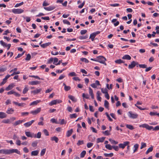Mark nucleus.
I'll return each instance as SVG.
<instances>
[{"label": "nucleus", "mask_w": 159, "mask_h": 159, "mask_svg": "<svg viewBox=\"0 0 159 159\" xmlns=\"http://www.w3.org/2000/svg\"><path fill=\"white\" fill-rule=\"evenodd\" d=\"M16 153L19 155H20V152L16 149H2L0 150V153L5 154H10Z\"/></svg>", "instance_id": "nucleus-1"}, {"label": "nucleus", "mask_w": 159, "mask_h": 159, "mask_svg": "<svg viewBox=\"0 0 159 159\" xmlns=\"http://www.w3.org/2000/svg\"><path fill=\"white\" fill-rule=\"evenodd\" d=\"M139 126L140 127L145 128L149 130L152 129H153V130L155 131L159 130V125H157L153 128L152 126H150L147 124H144L139 125Z\"/></svg>", "instance_id": "nucleus-2"}, {"label": "nucleus", "mask_w": 159, "mask_h": 159, "mask_svg": "<svg viewBox=\"0 0 159 159\" xmlns=\"http://www.w3.org/2000/svg\"><path fill=\"white\" fill-rule=\"evenodd\" d=\"M98 59H97V62H99V63L104 64L106 65V63L105 62V61L106 60V58L102 56H100L97 57Z\"/></svg>", "instance_id": "nucleus-3"}, {"label": "nucleus", "mask_w": 159, "mask_h": 159, "mask_svg": "<svg viewBox=\"0 0 159 159\" xmlns=\"http://www.w3.org/2000/svg\"><path fill=\"white\" fill-rule=\"evenodd\" d=\"M128 116L129 118L132 119H136L138 116V115L137 113H133L131 111L128 112Z\"/></svg>", "instance_id": "nucleus-4"}, {"label": "nucleus", "mask_w": 159, "mask_h": 159, "mask_svg": "<svg viewBox=\"0 0 159 159\" xmlns=\"http://www.w3.org/2000/svg\"><path fill=\"white\" fill-rule=\"evenodd\" d=\"M24 10L21 9H14L12 12L14 14H20L23 12Z\"/></svg>", "instance_id": "nucleus-5"}, {"label": "nucleus", "mask_w": 159, "mask_h": 159, "mask_svg": "<svg viewBox=\"0 0 159 159\" xmlns=\"http://www.w3.org/2000/svg\"><path fill=\"white\" fill-rule=\"evenodd\" d=\"M136 65H137V67H138V63L133 61L131 62L130 64L129 65L128 68L129 69H133Z\"/></svg>", "instance_id": "nucleus-6"}, {"label": "nucleus", "mask_w": 159, "mask_h": 159, "mask_svg": "<svg viewBox=\"0 0 159 159\" xmlns=\"http://www.w3.org/2000/svg\"><path fill=\"white\" fill-rule=\"evenodd\" d=\"M129 143V141H126L124 142V143H120L119 144V146L120 148L124 149L125 147L128 145Z\"/></svg>", "instance_id": "nucleus-7"}, {"label": "nucleus", "mask_w": 159, "mask_h": 159, "mask_svg": "<svg viewBox=\"0 0 159 159\" xmlns=\"http://www.w3.org/2000/svg\"><path fill=\"white\" fill-rule=\"evenodd\" d=\"M41 110V108H38L35 110L31 111L30 113L32 114L33 115H36L39 113L40 111Z\"/></svg>", "instance_id": "nucleus-8"}, {"label": "nucleus", "mask_w": 159, "mask_h": 159, "mask_svg": "<svg viewBox=\"0 0 159 159\" xmlns=\"http://www.w3.org/2000/svg\"><path fill=\"white\" fill-rule=\"evenodd\" d=\"M100 84L98 80H96L95 83L92 84H91L90 86L93 88H95L97 87L98 85H100Z\"/></svg>", "instance_id": "nucleus-9"}, {"label": "nucleus", "mask_w": 159, "mask_h": 159, "mask_svg": "<svg viewBox=\"0 0 159 159\" xmlns=\"http://www.w3.org/2000/svg\"><path fill=\"white\" fill-rule=\"evenodd\" d=\"M25 134L28 137L33 138L35 137V134L34 133H31L30 132H25Z\"/></svg>", "instance_id": "nucleus-10"}, {"label": "nucleus", "mask_w": 159, "mask_h": 159, "mask_svg": "<svg viewBox=\"0 0 159 159\" xmlns=\"http://www.w3.org/2000/svg\"><path fill=\"white\" fill-rule=\"evenodd\" d=\"M41 90L42 89L41 88L36 89V90L31 91V93H33L34 95H35L39 93Z\"/></svg>", "instance_id": "nucleus-11"}, {"label": "nucleus", "mask_w": 159, "mask_h": 159, "mask_svg": "<svg viewBox=\"0 0 159 159\" xmlns=\"http://www.w3.org/2000/svg\"><path fill=\"white\" fill-rule=\"evenodd\" d=\"M56 8L54 6H50L48 7H44V9L47 11H50L53 10Z\"/></svg>", "instance_id": "nucleus-12"}, {"label": "nucleus", "mask_w": 159, "mask_h": 159, "mask_svg": "<svg viewBox=\"0 0 159 159\" xmlns=\"http://www.w3.org/2000/svg\"><path fill=\"white\" fill-rule=\"evenodd\" d=\"M34 120H32L31 121H29L28 122L25 123L24 124V125L26 127H28L32 125V124L34 122Z\"/></svg>", "instance_id": "nucleus-13"}, {"label": "nucleus", "mask_w": 159, "mask_h": 159, "mask_svg": "<svg viewBox=\"0 0 159 159\" xmlns=\"http://www.w3.org/2000/svg\"><path fill=\"white\" fill-rule=\"evenodd\" d=\"M41 82L38 81H33L29 82V84L31 85H36L40 84Z\"/></svg>", "instance_id": "nucleus-14"}, {"label": "nucleus", "mask_w": 159, "mask_h": 159, "mask_svg": "<svg viewBox=\"0 0 159 159\" xmlns=\"http://www.w3.org/2000/svg\"><path fill=\"white\" fill-rule=\"evenodd\" d=\"M14 111V110L12 108H9L6 111V113L8 114H12Z\"/></svg>", "instance_id": "nucleus-15"}, {"label": "nucleus", "mask_w": 159, "mask_h": 159, "mask_svg": "<svg viewBox=\"0 0 159 159\" xmlns=\"http://www.w3.org/2000/svg\"><path fill=\"white\" fill-rule=\"evenodd\" d=\"M97 95V100L99 101H101V98L100 96L101 95V93L99 91H98L96 93Z\"/></svg>", "instance_id": "nucleus-16"}, {"label": "nucleus", "mask_w": 159, "mask_h": 159, "mask_svg": "<svg viewBox=\"0 0 159 159\" xmlns=\"http://www.w3.org/2000/svg\"><path fill=\"white\" fill-rule=\"evenodd\" d=\"M14 87V85L13 84H11L6 88V90L7 91L11 90Z\"/></svg>", "instance_id": "nucleus-17"}, {"label": "nucleus", "mask_w": 159, "mask_h": 159, "mask_svg": "<svg viewBox=\"0 0 159 159\" xmlns=\"http://www.w3.org/2000/svg\"><path fill=\"white\" fill-rule=\"evenodd\" d=\"M51 44V42H48L45 43L41 45V46L43 48H45L47 47L48 46L50 45Z\"/></svg>", "instance_id": "nucleus-18"}, {"label": "nucleus", "mask_w": 159, "mask_h": 159, "mask_svg": "<svg viewBox=\"0 0 159 159\" xmlns=\"http://www.w3.org/2000/svg\"><path fill=\"white\" fill-rule=\"evenodd\" d=\"M122 59H123L130 60L131 59V57L128 55H125L122 57Z\"/></svg>", "instance_id": "nucleus-19"}, {"label": "nucleus", "mask_w": 159, "mask_h": 159, "mask_svg": "<svg viewBox=\"0 0 159 159\" xmlns=\"http://www.w3.org/2000/svg\"><path fill=\"white\" fill-rule=\"evenodd\" d=\"M7 116V115L4 112H0V118L3 119L6 118Z\"/></svg>", "instance_id": "nucleus-20"}, {"label": "nucleus", "mask_w": 159, "mask_h": 159, "mask_svg": "<svg viewBox=\"0 0 159 159\" xmlns=\"http://www.w3.org/2000/svg\"><path fill=\"white\" fill-rule=\"evenodd\" d=\"M51 140L52 141H54L56 143H57L58 142L59 139L57 137L54 136L51 138Z\"/></svg>", "instance_id": "nucleus-21"}, {"label": "nucleus", "mask_w": 159, "mask_h": 159, "mask_svg": "<svg viewBox=\"0 0 159 159\" xmlns=\"http://www.w3.org/2000/svg\"><path fill=\"white\" fill-rule=\"evenodd\" d=\"M39 151L38 150H35L32 151L31 152V155L33 156H37L39 153Z\"/></svg>", "instance_id": "nucleus-22"}, {"label": "nucleus", "mask_w": 159, "mask_h": 159, "mask_svg": "<svg viewBox=\"0 0 159 159\" xmlns=\"http://www.w3.org/2000/svg\"><path fill=\"white\" fill-rule=\"evenodd\" d=\"M105 137H102L101 138H98L97 139V142L99 143V142H102L104 141Z\"/></svg>", "instance_id": "nucleus-23"}, {"label": "nucleus", "mask_w": 159, "mask_h": 159, "mask_svg": "<svg viewBox=\"0 0 159 159\" xmlns=\"http://www.w3.org/2000/svg\"><path fill=\"white\" fill-rule=\"evenodd\" d=\"M41 102L40 100H36L32 102L30 104V106L34 105H37L38 103H39Z\"/></svg>", "instance_id": "nucleus-24"}, {"label": "nucleus", "mask_w": 159, "mask_h": 159, "mask_svg": "<svg viewBox=\"0 0 159 159\" xmlns=\"http://www.w3.org/2000/svg\"><path fill=\"white\" fill-rule=\"evenodd\" d=\"M73 131L72 129H71L70 130H68L67 132L66 136L67 137H69L72 134Z\"/></svg>", "instance_id": "nucleus-25"}, {"label": "nucleus", "mask_w": 159, "mask_h": 159, "mask_svg": "<svg viewBox=\"0 0 159 159\" xmlns=\"http://www.w3.org/2000/svg\"><path fill=\"white\" fill-rule=\"evenodd\" d=\"M7 69V68L4 67L3 66L0 67V73L4 72Z\"/></svg>", "instance_id": "nucleus-26"}, {"label": "nucleus", "mask_w": 159, "mask_h": 159, "mask_svg": "<svg viewBox=\"0 0 159 159\" xmlns=\"http://www.w3.org/2000/svg\"><path fill=\"white\" fill-rule=\"evenodd\" d=\"M139 147V145L138 144H136L134 145V150L133 152L134 153L136 152L137 150L138 149Z\"/></svg>", "instance_id": "nucleus-27"}, {"label": "nucleus", "mask_w": 159, "mask_h": 159, "mask_svg": "<svg viewBox=\"0 0 159 159\" xmlns=\"http://www.w3.org/2000/svg\"><path fill=\"white\" fill-rule=\"evenodd\" d=\"M104 155L105 157H111L113 156L114 154L113 153H111L109 154L105 153L104 154Z\"/></svg>", "instance_id": "nucleus-28"}, {"label": "nucleus", "mask_w": 159, "mask_h": 159, "mask_svg": "<svg viewBox=\"0 0 159 159\" xmlns=\"http://www.w3.org/2000/svg\"><path fill=\"white\" fill-rule=\"evenodd\" d=\"M95 35L94 34V33H93L90 34V38L92 41H93L94 40V38L96 37Z\"/></svg>", "instance_id": "nucleus-29"}, {"label": "nucleus", "mask_w": 159, "mask_h": 159, "mask_svg": "<svg viewBox=\"0 0 159 159\" xmlns=\"http://www.w3.org/2000/svg\"><path fill=\"white\" fill-rule=\"evenodd\" d=\"M29 89L28 88V86L26 85L25 86V87L24 88L23 91V93L24 94H25L28 91Z\"/></svg>", "instance_id": "nucleus-30"}, {"label": "nucleus", "mask_w": 159, "mask_h": 159, "mask_svg": "<svg viewBox=\"0 0 159 159\" xmlns=\"http://www.w3.org/2000/svg\"><path fill=\"white\" fill-rule=\"evenodd\" d=\"M109 140L111 142V143L113 144H117L118 143V142L116 141L113 139H109Z\"/></svg>", "instance_id": "nucleus-31"}, {"label": "nucleus", "mask_w": 159, "mask_h": 159, "mask_svg": "<svg viewBox=\"0 0 159 159\" xmlns=\"http://www.w3.org/2000/svg\"><path fill=\"white\" fill-rule=\"evenodd\" d=\"M41 132H39L36 135V134H35V137H34L33 138H36L38 139L40 138L41 137Z\"/></svg>", "instance_id": "nucleus-32"}, {"label": "nucleus", "mask_w": 159, "mask_h": 159, "mask_svg": "<svg viewBox=\"0 0 159 159\" xmlns=\"http://www.w3.org/2000/svg\"><path fill=\"white\" fill-rule=\"evenodd\" d=\"M153 150V147L151 146V147H150L147 150L146 152V154H148L149 152H152Z\"/></svg>", "instance_id": "nucleus-33"}, {"label": "nucleus", "mask_w": 159, "mask_h": 159, "mask_svg": "<svg viewBox=\"0 0 159 159\" xmlns=\"http://www.w3.org/2000/svg\"><path fill=\"white\" fill-rule=\"evenodd\" d=\"M105 147L109 150H111L112 148V146H111L109 144H106L105 146Z\"/></svg>", "instance_id": "nucleus-34"}, {"label": "nucleus", "mask_w": 159, "mask_h": 159, "mask_svg": "<svg viewBox=\"0 0 159 159\" xmlns=\"http://www.w3.org/2000/svg\"><path fill=\"white\" fill-rule=\"evenodd\" d=\"M115 62L117 64H120L121 63H124V61H122L120 59H119L115 61Z\"/></svg>", "instance_id": "nucleus-35"}, {"label": "nucleus", "mask_w": 159, "mask_h": 159, "mask_svg": "<svg viewBox=\"0 0 159 159\" xmlns=\"http://www.w3.org/2000/svg\"><path fill=\"white\" fill-rule=\"evenodd\" d=\"M104 106H105V107L107 108H108V107H109V103L108 102L105 100V101H104Z\"/></svg>", "instance_id": "nucleus-36"}, {"label": "nucleus", "mask_w": 159, "mask_h": 159, "mask_svg": "<svg viewBox=\"0 0 159 159\" xmlns=\"http://www.w3.org/2000/svg\"><path fill=\"white\" fill-rule=\"evenodd\" d=\"M21 123V121H20V120H18L16 121L13 124L14 126H16Z\"/></svg>", "instance_id": "nucleus-37"}, {"label": "nucleus", "mask_w": 159, "mask_h": 159, "mask_svg": "<svg viewBox=\"0 0 159 159\" xmlns=\"http://www.w3.org/2000/svg\"><path fill=\"white\" fill-rule=\"evenodd\" d=\"M126 127L131 130H133L134 129V128L132 125H126Z\"/></svg>", "instance_id": "nucleus-38"}, {"label": "nucleus", "mask_w": 159, "mask_h": 159, "mask_svg": "<svg viewBox=\"0 0 159 159\" xmlns=\"http://www.w3.org/2000/svg\"><path fill=\"white\" fill-rule=\"evenodd\" d=\"M68 97L69 98H70V100H71L72 101L75 102L76 101V100L75 99V98L74 96L72 95H69L68 96Z\"/></svg>", "instance_id": "nucleus-39"}, {"label": "nucleus", "mask_w": 159, "mask_h": 159, "mask_svg": "<svg viewBox=\"0 0 159 159\" xmlns=\"http://www.w3.org/2000/svg\"><path fill=\"white\" fill-rule=\"evenodd\" d=\"M56 100H54L52 101L50 103H49V104L50 106H52L53 105L56 104H57Z\"/></svg>", "instance_id": "nucleus-40"}, {"label": "nucleus", "mask_w": 159, "mask_h": 159, "mask_svg": "<svg viewBox=\"0 0 159 159\" xmlns=\"http://www.w3.org/2000/svg\"><path fill=\"white\" fill-rule=\"evenodd\" d=\"M80 60L82 61H84L86 63H88L89 62V60L86 58H80Z\"/></svg>", "instance_id": "nucleus-41"}, {"label": "nucleus", "mask_w": 159, "mask_h": 159, "mask_svg": "<svg viewBox=\"0 0 159 159\" xmlns=\"http://www.w3.org/2000/svg\"><path fill=\"white\" fill-rule=\"evenodd\" d=\"M86 153V152L85 151H83L80 154V157H83L85 156Z\"/></svg>", "instance_id": "nucleus-42"}, {"label": "nucleus", "mask_w": 159, "mask_h": 159, "mask_svg": "<svg viewBox=\"0 0 159 159\" xmlns=\"http://www.w3.org/2000/svg\"><path fill=\"white\" fill-rule=\"evenodd\" d=\"M49 5V3L47 2L46 0L44 1L43 4V6L45 7Z\"/></svg>", "instance_id": "nucleus-43"}, {"label": "nucleus", "mask_w": 159, "mask_h": 159, "mask_svg": "<svg viewBox=\"0 0 159 159\" xmlns=\"http://www.w3.org/2000/svg\"><path fill=\"white\" fill-rule=\"evenodd\" d=\"M139 66L141 68H145L147 67V65L145 64H138Z\"/></svg>", "instance_id": "nucleus-44"}, {"label": "nucleus", "mask_w": 159, "mask_h": 159, "mask_svg": "<svg viewBox=\"0 0 159 159\" xmlns=\"http://www.w3.org/2000/svg\"><path fill=\"white\" fill-rule=\"evenodd\" d=\"M31 58V55L30 54H28L26 55V57L25 60L26 61H29Z\"/></svg>", "instance_id": "nucleus-45"}, {"label": "nucleus", "mask_w": 159, "mask_h": 159, "mask_svg": "<svg viewBox=\"0 0 159 159\" xmlns=\"http://www.w3.org/2000/svg\"><path fill=\"white\" fill-rule=\"evenodd\" d=\"M146 146V144L145 143L143 142H142L141 143V146L140 147V149H142L143 148L145 147Z\"/></svg>", "instance_id": "nucleus-46"}, {"label": "nucleus", "mask_w": 159, "mask_h": 159, "mask_svg": "<svg viewBox=\"0 0 159 159\" xmlns=\"http://www.w3.org/2000/svg\"><path fill=\"white\" fill-rule=\"evenodd\" d=\"M46 151V149L45 148H43L42 150L40 153L41 156H43L45 154Z\"/></svg>", "instance_id": "nucleus-47"}, {"label": "nucleus", "mask_w": 159, "mask_h": 159, "mask_svg": "<svg viewBox=\"0 0 159 159\" xmlns=\"http://www.w3.org/2000/svg\"><path fill=\"white\" fill-rule=\"evenodd\" d=\"M88 38V35H86L85 36H80L79 37V39H87Z\"/></svg>", "instance_id": "nucleus-48"}, {"label": "nucleus", "mask_w": 159, "mask_h": 159, "mask_svg": "<svg viewBox=\"0 0 159 159\" xmlns=\"http://www.w3.org/2000/svg\"><path fill=\"white\" fill-rule=\"evenodd\" d=\"M76 74L74 72H71L70 73L68 74V76H76Z\"/></svg>", "instance_id": "nucleus-49"}, {"label": "nucleus", "mask_w": 159, "mask_h": 159, "mask_svg": "<svg viewBox=\"0 0 159 159\" xmlns=\"http://www.w3.org/2000/svg\"><path fill=\"white\" fill-rule=\"evenodd\" d=\"M82 97L83 98H86V99H88L89 98V96L88 94H85L84 93H83L82 94Z\"/></svg>", "instance_id": "nucleus-50"}, {"label": "nucleus", "mask_w": 159, "mask_h": 159, "mask_svg": "<svg viewBox=\"0 0 159 159\" xmlns=\"http://www.w3.org/2000/svg\"><path fill=\"white\" fill-rule=\"evenodd\" d=\"M2 122L4 123H10L11 122L9 119L4 120L2 121Z\"/></svg>", "instance_id": "nucleus-51"}, {"label": "nucleus", "mask_w": 159, "mask_h": 159, "mask_svg": "<svg viewBox=\"0 0 159 159\" xmlns=\"http://www.w3.org/2000/svg\"><path fill=\"white\" fill-rule=\"evenodd\" d=\"M101 91L103 93H107V89L106 88H102L101 89Z\"/></svg>", "instance_id": "nucleus-52"}, {"label": "nucleus", "mask_w": 159, "mask_h": 159, "mask_svg": "<svg viewBox=\"0 0 159 159\" xmlns=\"http://www.w3.org/2000/svg\"><path fill=\"white\" fill-rule=\"evenodd\" d=\"M0 44H1L4 47H7V44L6 43L4 42L2 40H1L0 42Z\"/></svg>", "instance_id": "nucleus-53"}, {"label": "nucleus", "mask_w": 159, "mask_h": 159, "mask_svg": "<svg viewBox=\"0 0 159 159\" xmlns=\"http://www.w3.org/2000/svg\"><path fill=\"white\" fill-rule=\"evenodd\" d=\"M37 143L38 142L37 141H34L32 143V146L33 147H35L37 146Z\"/></svg>", "instance_id": "nucleus-54"}, {"label": "nucleus", "mask_w": 159, "mask_h": 159, "mask_svg": "<svg viewBox=\"0 0 159 159\" xmlns=\"http://www.w3.org/2000/svg\"><path fill=\"white\" fill-rule=\"evenodd\" d=\"M63 23L64 24H67V25H70V22L68 21L67 20H63Z\"/></svg>", "instance_id": "nucleus-55"}, {"label": "nucleus", "mask_w": 159, "mask_h": 159, "mask_svg": "<svg viewBox=\"0 0 159 159\" xmlns=\"http://www.w3.org/2000/svg\"><path fill=\"white\" fill-rule=\"evenodd\" d=\"M77 115L75 113H74L70 115V117L71 118H76L77 117Z\"/></svg>", "instance_id": "nucleus-56"}, {"label": "nucleus", "mask_w": 159, "mask_h": 159, "mask_svg": "<svg viewBox=\"0 0 159 159\" xmlns=\"http://www.w3.org/2000/svg\"><path fill=\"white\" fill-rule=\"evenodd\" d=\"M105 114L106 115L108 118V120L111 121H112V120H113L110 117L108 113L107 112H106L105 113Z\"/></svg>", "instance_id": "nucleus-57"}, {"label": "nucleus", "mask_w": 159, "mask_h": 159, "mask_svg": "<svg viewBox=\"0 0 159 159\" xmlns=\"http://www.w3.org/2000/svg\"><path fill=\"white\" fill-rule=\"evenodd\" d=\"M7 80H5V78L3 79L2 81L0 84V86H2L4 85L7 82Z\"/></svg>", "instance_id": "nucleus-58"}, {"label": "nucleus", "mask_w": 159, "mask_h": 159, "mask_svg": "<svg viewBox=\"0 0 159 159\" xmlns=\"http://www.w3.org/2000/svg\"><path fill=\"white\" fill-rule=\"evenodd\" d=\"M112 148L117 151H118L119 149L118 147L117 146H112Z\"/></svg>", "instance_id": "nucleus-59"}, {"label": "nucleus", "mask_w": 159, "mask_h": 159, "mask_svg": "<svg viewBox=\"0 0 159 159\" xmlns=\"http://www.w3.org/2000/svg\"><path fill=\"white\" fill-rule=\"evenodd\" d=\"M84 143V141L83 140H79L78 142L77 143V144L78 145H82Z\"/></svg>", "instance_id": "nucleus-60"}, {"label": "nucleus", "mask_w": 159, "mask_h": 159, "mask_svg": "<svg viewBox=\"0 0 159 159\" xmlns=\"http://www.w3.org/2000/svg\"><path fill=\"white\" fill-rule=\"evenodd\" d=\"M70 87L69 86H66L64 87V89L66 91H68L70 89Z\"/></svg>", "instance_id": "nucleus-61"}, {"label": "nucleus", "mask_w": 159, "mask_h": 159, "mask_svg": "<svg viewBox=\"0 0 159 159\" xmlns=\"http://www.w3.org/2000/svg\"><path fill=\"white\" fill-rule=\"evenodd\" d=\"M43 131L44 134L46 136H48L49 135L48 132L46 129H44Z\"/></svg>", "instance_id": "nucleus-62"}, {"label": "nucleus", "mask_w": 159, "mask_h": 159, "mask_svg": "<svg viewBox=\"0 0 159 159\" xmlns=\"http://www.w3.org/2000/svg\"><path fill=\"white\" fill-rule=\"evenodd\" d=\"M24 4L23 2H22L20 3H17L15 6V7H19L20 6H21V5H23Z\"/></svg>", "instance_id": "nucleus-63"}, {"label": "nucleus", "mask_w": 159, "mask_h": 159, "mask_svg": "<svg viewBox=\"0 0 159 159\" xmlns=\"http://www.w3.org/2000/svg\"><path fill=\"white\" fill-rule=\"evenodd\" d=\"M16 144L18 146L21 145V141L20 140L17 139L16 141Z\"/></svg>", "instance_id": "nucleus-64"}]
</instances>
